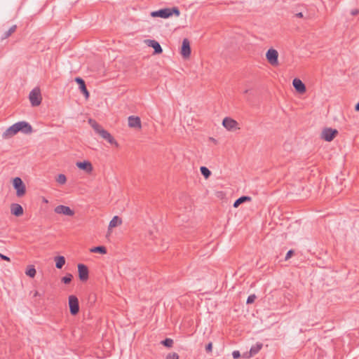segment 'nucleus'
I'll return each instance as SVG.
<instances>
[{
	"mask_svg": "<svg viewBox=\"0 0 359 359\" xmlns=\"http://www.w3.org/2000/svg\"><path fill=\"white\" fill-rule=\"evenodd\" d=\"M88 123L93 128L95 132L97 134L100 135L103 139H104L111 144H115L116 146H118V143L111 135V134L108 131L102 128V126L100 124H98L95 120L89 118Z\"/></svg>",
	"mask_w": 359,
	"mask_h": 359,
	"instance_id": "1",
	"label": "nucleus"
},
{
	"mask_svg": "<svg viewBox=\"0 0 359 359\" xmlns=\"http://www.w3.org/2000/svg\"><path fill=\"white\" fill-rule=\"evenodd\" d=\"M88 123L93 128L95 132L97 134L100 135L103 139H104L111 144H115L116 146H118V143L111 135V134L108 131L102 128V126L100 124H98L95 120L89 118Z\"/></svg>",
	"mask_w": 359,
	"mask_h": 359,
	"instance_id": "2",
	"label": "nucleus"
},
{
	"mask_svg": "<svg viewBox=\"0 0 359 359\" xmlns=\"http://www.w3.org/2000/svg\"><path fill=\"white\" fill-rule=\"evenodd\" d=\"M88 123L93 128L95 132L97 134L100 135L103 139H104L111 144H115L116 146H118V143L111 135V134L108 131L102 128V126L100 124H98L95 120L89 118Z\"/></svg>",
	"mask_w": 359,
	"mask_h": 359,
	"instance_id": "3",
	"label": "nucleus"
},
{
	"mask_svg": "<svg viewBox=\"0 0 359 359\" xmlns=\"http://www.w3.org/2000/svg\"><path fill=\"white\" fill-rule=\"evenodd\" d=\"M180 14V10L177 7L172 8H165L163 9H160L158 11H152L151 13V16L153 18H168L172 15H175L176 16H179Z\"/></svg>",
	"mask_w": 359,
	"mask_h": 359,
	"instance_id": "4",
	"label": "nucleus"
},
{
	"mask_svg": "<svg viewBox=\"0 0 359 359\" xmlns=\"http://www.w3.org/2000/svg\"><path fill=\"white\" fill-rule=\"evenodd\" d=\"M29 99L32 106H39L42 100L40 89L39 88L32 89L29 93Z\"/></svg>",
	"mask_w": 359,
	"mask_h": 359,
	"instance_id": "5",
	"label": "nucleus"
},
{
	"mask_svg": "<svg viewBox=\"0 0 359 359\" xmlns=\"http://www.w3.org/2000/svg\"><path fill=\"white\" fill-rule=\"evenodd\" d=\"M13 185L16 190L17 196L21 197L25 195L26 192L25 185L20 177H15L13 180Z\"/></svg>",
	"mask_w": 359,
	"mask_h": 359,
	"instance_id": "6",
	"label": "nucleus"
},
{
	"mask_svg": "<svg viewBox=\"0 0 359 359\" xmlns=\"http://www.w3.org/2000/svg\"><path fill=\"white\" fill-rule=\"evenodd\" d=\"M69 306L72 315H76L79 311V305L78 298L74 295L69 297Z\"/></svg>",
	"mask_w": 359,
	"mask_h": 359,
	"instance_id": "7",
	"label": "nucleus"
},
{
	"mask_svg": "<svg viewBox=\"0 0 359 359\" xmlns=\"http://www.w3.org/2000/svg\"><path fill=\"white\" fill-rule=\"evenodd\" d=\"M337 133L338 131L336 129L330 128H325L321 133V138L325 141L330 142Z\"/></svg>",
	"mask_w": 359,
	"mask_h": 359,
	"instance_id": "8",
	"label": "nucleus"
},
{
	"mask_svg": "<svg viewBox=\"0 0 359 359\" xmlns=\"http://www.w3.org/2000/svg\"><path fill=\"white\" fill-rule=\"evenodd\" d=\"M266 59L268 62L271 65H277L278 62V51L275 49L270 48L268 50L266 54Z\"/></svg>",
	"mask_w": 359,
	"mask_h": 359,
	"instance_id": "9",
	"label": "nucleus"
},
{
	"mask_svg": "<svg viewBox=\"0 0 359 359\" xmlns=\"http://www.w3.org/2000/svg\"><path fill=\"white\" fill-rule=\"evenodd\" d=\"M181 54L184 58H188L191 55L190 43L188 39H184L182 41Z\"/></svg>",
	"mask_w": 359,
	"mask_h": 359,
	"instance_id": "10",
	"label": "nucleus"
},
{
	"mask_svg": "<svg viewBox=\"0 0 359 359\" xmlns=\"http://www.w3.org/2000/svg\"><path fill=\"white\" fill-rule=\"evenodd\" d=\"M78 272L81 281H86L88 279V269L86 265L83 264H78Z\"/></svg>",
	"mask_w": 359,
	"mask_h": 359,
	"instance_id": "11",
	"label": "nucleus"
},
{
	"mask_svg": "<svg viewBox=\"0 0 359 359\" xmlns=\"http://www.w3.org/2000/svg\"><path fill=\"white\" fill-rule=\"evenodd\" d=\"M55 212L57 214H62L67 216H73L74 212L68 206L60 205L55 207Z\"/></svg>",
	"mask_w": 359,
	"mask_h": 359,
	"instance_id": "12",
	"label": "nucleus"
},
{
	"mask_svg": "<svg viewBox=\"0 0 359 359\" xmlns=\"http://www.w3.org/2000/svg\"><path fill=\"white\" fill-rule=\"evenodd\" d=\"M16 125L18 128V132H22L25 134H29L32 131L31 125L26 121H19L16 123Z\"/></svg>",
	"mask_w": 359,
	"mask_h": 359,
	"instance_id": "13",
	"label": "nucleus"
},
{
	"mask_svg": "<svg viewBox=\"0 0 359 359\" xmlns=\"http://www.w3.org/2000/svg\"><path fill=\"white\" fill-rule=\"evenodd\" d=\"M18 133V128L16 123L12 125L3 133V137L8 139Z\"/></svg>",
	"mask_w": 359,
	"mask_h": 359,
	"instance_id": "14",
	"label": "nucleus"
},
{
	"mask_svg": "<svg viewBox=\"0 0 359 359\" xmlns=\"http://www.w3.org/2000/svg\"><path fill=\"white\" fill-rule=\"evenodd\" d=\"M222 125L228 130H232L236 128L238 123L235 120L226 117L223 119Z\"/></svg>",
	"mask_w": 359,
	"mask_h": 359,
	"instance_id": "15",
	"label": "nucleus"
},
{
	"mask_svg": "<svg viewBox=\"0 0 359 359\" xmlns=\"http://www.w3.org/2000/svg\"><path fill=\"white\" fill-rule=\"evenodd\" d=\"M76 165L81 170L86 171L88 173H90L93 170V165L90 162L88 161H79L76 162Z\"/></svg>",
	"mask_w": 359,
	"mask_h": 359,
	"instance_id": "16",
	"label": "nucleus"
},
{
	"mask_svg": "<svg viewBox=\"0 0 359 359\" xmlns=\"http://www.w3.org/2000/svg\"><path fill=\"white\" fill-rule=\"evenodd\" d=\"M75 81L79 85V89L84 95L85 97L88 99L89 97V93L86 88L83 79L80 77H76Z\"/></svg>",
	"mask_w": 359,
	"mask_h": 359,
	"instance_id": "17",
	"label": "nucleus"
},
{
	"mask_svg": "<svg viewBox=\"0 0 359 359\" xmlns=\"http://www.w3.org/2000/svg\"><path fill=\"white\" fill-rule=\"evenodd\" d=\"M292 84L295 90L299 93H303L306 91V86L300 79H294Z\"/></svg>",
	"mask_w": 359,
	"mask_h": 359,
	"instance_id": "18",
	"label": "nucleus"
},
{
	"mask_svg": "<svg viewBox=\"0 0 359 359\" xmlns=\"http://www.w3.org/2000/svg\"><path fill=\"white\" fill-rule=\"evenodd\" d=\"M146 43L149 46L152 47L154 49V53L159 54L162 53V48L158 41L149 39L147 40Z\"/></svg>",
	"mask_w": 359,
	"mask_h": 359,
	"instance_id": "19",
	"label": "nucleus"
},
{
	"mask_svg": "<svg viewBox=\"0 0 359 359\" xmlns=\"http://www.w3.org/2000/svg\"><path fill=\"white\" fill-rule=\"evenodd\" d=\"M11 212L12 215L19 217L23 214V208L20 204L13 203L11 205Z\"/></svg>",
	"mask_w": 359,
	"mask_h": 359,
	"instance_id": "20",
	"label": "nucleus"
},
{
	"mask_svg": "<svg viewBox=\"0 0 359 359\" xmlns=\"http://www.w3.org/2000/svg\"><path fill=\"white\" fill-rule=\"evenodd\" d=\"M128 126L130 128H141V121L137 116H130L128 117Z\"/></svg>",
	"mask_w": 359,
	"mask_h": 359,
	"instance_id": "21",
	"label": "nucleus"
},
{
	"mask_svg": "<svg viewBox=\"0 0 359 359\" xmlns=\"http://www.w3.org/2000/svg\"><path fill=\"white\" fill-rule=\"evenodd\" d=\"M262 346L261 343H257L255 345L252 346L249 351V356H253L257 354L261 350Z\"/></svg>",
	"mask_w": 359,
	"mask_h": 359,
	"instance_id": "22",
	"label": "nucleus"
},
{
	"mask_svg": "<svg viewBox=\"0 0 359 359\" xmlns=\"http://www.w3.org/2000/svg\"><path fill=\"white\" fill-rule=\"evenodd\" d=\"M55 260L57 269H62L65 264V259L63 256L55 257Z\"/></svg>",
	"mask_w": 359,
	"mask_h": 359,
	"instance_id": "23",
	"label": "nucleus"
},
{
	"mask_svg": "<svg viewBox=\"0 0 359 359\" xmlns=\"http://www.w3.org/2000/svg\"><path fill=\"white\" fill-rule=\"evenodd\" d=\"M251 200V198L249 196H241L238 198L233 203V207L237 208L238 207L241 203L245 202V201H250Z\"/></svg>",
	"mask_w": 359,
	"mask_h": 359,
	"instance_id": "24",
	"label": "nucleus"
},
{
	"mask_svg": "<svg viewBox=\"0 0 359 359\" xmlns=\"http://www.w3.org/2000/svg\"><path fill=\"white\" fill-rule=\"evenodd\" d=\"M121 223V220L120 219V218L118 216H114L109 222V228L111 229V228L116 227Z\"/></svg>",
	"mask_w": 359,
	"mask_h": 359,
	"instance_id": "25",
	"label": "nucleus"
},
{
	"mask_svg": "<svg viewBox=\"0 0 359 359\" xmlns=\"http://www.w3.org/2000/svg\"><path fill=\"white\" fill-rule=\"evenodd\" d=\"M17 26L13 25L8 31L5 32L1 36V39H6L9 37L16 30Z\"/></svg>",
	"mask_w": 359,
	"mask_h": 359,
	"instance_id": "26",
	"label": "nucleus"
},
{
	"mask_svg": "<svg viewBox=\"0 0 359 359\" xmlns=\"http://www.w3.org/2000/svg\"><path fill=\"white\" fill-rule=\"evenodd\" d=\"M90 252L105 254L107 252V250L104 246H97L91 248Z\"/></svg>",
	"mask_w": 359,
	"mask_h": 359,
	"instance_id": "27",
	"label": "nucleus"
},
{
	"mask_svg": "<svg viewBox=\"0 0 359 359\" xmlns=\"http://www.w3.org/2000/svg\"><path fill=\"white\" fill-rule=\"evenodd\" d=\"M200 170L201 174L204 176L205 179H208L211 175V172L210 171V170L205 166H201Z\"/></svg>",
	"mask_w": 359,
	"mask_h": 359,
	"instance_id": "28",
	"label": "nucleus"
},
{
	"mask_svg": "<svg viewBox=\"0 0 359 359\" xmlns=\"http://www.w3.org/2000/svg\"><path fill=\"white\" fill-rule=\"evenodd\" d=\"M26 275L34 278L36 275V269L33 266H30L25 272Z\"/></svg>",
	"mask_w": 359,
	"mask_h": 359,
	"instance_id": "29",
	"label": "nucleus"
},
{
	"mask_svg": "<svg viewBox=\"0 0 359 359\" xmlns=\"http://www.w3.org/2000/svg\"><path fill=\"white\" fill-rule=\"evenodd\" d=\"M56 181L57 183H59L60 184H64L66 183L67 182V177L65 175L63 174H60L58 175V176L57 177V179H56Z\"/></svg>",
	"mask_w": 359,
	"mask_h": 359,
	"instance_id": "30",
	"label": "nucleus"
},
{
	"mask_svg": "<svg viewBox=\"0 0 359 359\" xmlns=\"http://www.w3.org/2000/svg\"><path fill=\"white\" fill-rule=\"evenodd\" d=\"M166 347H171L173 344V340L170 338H166L161 342Z\"/></svg>",
	"mask_w": 359,
	"mask_h": 359,
	"instance_id": "31",
	"label": "nucleus"
},
{
	"mask_svg": "<svg viewBox=\"0 0 359 359\" xmlns=\"http://www.w3.org/2000/svg\"><path fill=\"white\" fill-rule=\"evenodd\" d=\"M72 278V275L69 273L67 276H65V277H63L62 280L64 283L68 284L71 282Z\"/></svg>",
	"mask_w": 359,
	"mask_h": 359,
	"instance_id": "32",
	"label": "nucleus"
},
{
	"mask_svg": "<svg viewBox=\"0 0 359 359\" xmlns=\"http://www.w3.org/2000/svg\"><path fill=\"white\" fill-rule=\"evenodd\" d=\"M166 359H179V355L176 353H169L167 355Z\"/></svg>",
	"mask_w": 359,
	"mask_h": 359,
	"instance_id": "33",
	"label": "nucleus"
},
{
	"mask_svg": "<svg viewBox=\"0 0 359 359\" xmlns=\"http://www.w3.org/2000/svg\"><path fill=\"white\" fill-rule=\"evenodd\" d=\"M256 296L255 294L250 295L247 299V304H252L255 302Z\"/></svg>",
	"mask_w": 359,
	"mask_h": 359,
	"instance_id": "34",
	"label": "nucleus"
},
{
	"mask_svg": "<svg viewBox=\"0 0 359 359\" xmlns=\"http://www.w3.org/2000/svg\"><path fill=\"white\" fill-rule=\"evenodd\" d=\"M232 355L234 359H237L241 356V353L238 351H234L232 353Z\"/></svg>",
	"mask_w": 359,
	"mask_h": 359,
	"instance_id": "35",
	"label": "nucleus"
},
{
	"mask_svg": "<svg viewBox=\"0 0 359 359\" xmlns=\"http://www.w3.org/2000/svg\"><path fill=\"white\" fill-rule=\"evenodd\" d=\"M293 252H293V250H289V251L287 252V253L286 254V256H285V260L289 259L291 257V256L293 255Z\"/></svg>",
	"mask_w": 359,
	"mask_h": 359,
	"instance_id": "36",
	"label": "nucleus"
},
{
	"mask_svg": "<svg viewBox=\"0 0 359 359\" xmlns=\"http://www.w3.org/2000/svg\"><path fill=\"white\" fill-rule=\"evenodd\" d=\"M212 349V344L210 342L208 344H207L205 347V350L207 352H211Z\"/></svg>",
	"mask_w": 359,
	"mask_h": 359,
	"instance_id": "37",
	"label": "nucleus"
},
{
	"mask_svg": "<svg viewBox=\"0 0 359 359\" xmlns=\"http://www.w3.org/2000/svg\"><path fill=\"white\" fill-rule=\"evenodd\" d=\"M43 293H40V292H38V291H35V292H34V294H33V296H34V297H41V296H43Z\"/></svg>",
	"mask_w": 359,
	"mask_h": 359,
	"instance_id": "38",
	"label": "nucleus"
},
{
	"mask_svg": "<svg viewBox=\"0 0 359 359\" xmlns=\"http://www.w3.org/2000/svg\"><path fill=\"white\" fill-rule=\"evenodd\" d=\"M0 257L4 259V260H6V261H10V258L8 257L6 255H4L2 254H0Z\"/></svg>",
	"mask_w": 359,
	"mask_h": 359,
	"instance_id": "39",
	"label": "nucleus"
},
{
	"mask_svg": "<svg viewBox=\"0 0 359 359\" xmlns=\"http://www.w3.org/2000/svg\"><path fill=\"white\" fill-rule=\"evenodd\" d=\"M359 13V11L358 9H353L351 11V13L353 15H356Z\"/></svg>",
	"mask_w": 359,
	"mask_h": 359,
	"instance_id": "40",
	"label": "nucleus"
},
{
	"mask_svg": "<svg viewBox=\"0 0 359 359\" xmlns=\"http://www.w3.org/2000/svg\"><path fill=\"white\" fill-rule=\"evenodd\" d=\"M243 358H250L251 356H249V352H246V353H244L243 354Z\"/></svg>",
	"mask_w": 359,
	"mask_h": 359,
	"instance_id": "41",
	"label": "nucleus"
},
{
	"mask_svg": "<svg viewBox=\"0 0 359 359\" xmlns=\"http://www.w3.org/2000/svg\"><path fill=\"white\" fill-rule=\"evenodd\" d=\"M296 16H297V18H302L304 15H303V13L300 12V13H297L296 14Z\"/></svg>",
	"mask_w": 359,
	"mask_h": 359,
	"instance_id": "42",
	"label": "nucleus"
},
{
	"mask_svg": "<svg viewBox=\"0 0 359 359\" xmlns=\"http://www.w3.org/2000/svg\"><path fill=\"white\" fill-rule=\"evenodd\" d=\"M355 111H359V102L355 105Z\"/></svg>",
	"mask_w": 359,
	"mask_h": 359,
	"instance_id": "43",
	"label": "nucleus"
},
{
	"mask_svg": "<svg viewBox=\"0 0 359 359\" xmlns=\"http://www.w3.org/2000/svg\"><path fill=\"white\" fill-rule=\"evenodd\" d=\"M248 92H249V90H248V89H246V90H245L243 91V93H245H245H248Z\"/></svg>",
	"mask_w": 359,
	"mask_h": 359,
	"instance_id": "44",
	"label": "nucleus"
}]
</instances>
